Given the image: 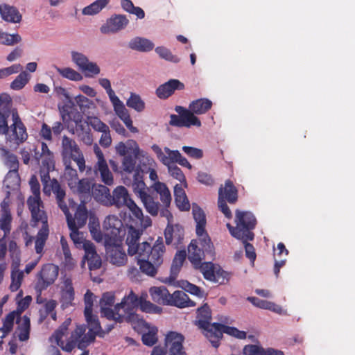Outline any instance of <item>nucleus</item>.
<instances>
[{
    "label": "nucleus",
    "mask_w": 355,
    "mask_h": 355,
    "mask_svg": "<svg viewBox=\"0 0 355 355\" xmlns=\"http://www.w3.org/2000/svg\"><path fill=\"white\" fill-rule=\"evenodd\" d=\"M133 217L139 223L141 229L146 230L152 225V220L148 216H144L141 209L132 201L127 206Z\"/></svg>",
    "instance_id": "4c0bfd02"
},
{
    "label": "nucleus",
    "mask_w": 355,
    "mask_h": 355,
    "mask_svg": "<svg viewBox=\"0 0 355 355\" xmlns=\"http://www.w3.org/2000/svg\"><path fill=\"white\" fill-rule=\"evenodd\" d=\"M74 294V289L71 280L70 279H65L61 286L60 299L61 307L63 309L73 304Z\"/></svg>",
    "instance_id": "2f4dec72"
},
{
    "label": "nucleus",
    "mask_w": 355,
    "mask_h": 355,
    "mask_svg": "<svg viewBox=\"0 0 355 355\" xmlns=\"http://www.w3.org/2000/svg\"><path fill=\"white\" fill-rule=\"evenodd\" d=\"M236 226L232 227L230 223L227 224L230 234L235 238L242 241H252L254 238L253 233L250 231L255 226L256 220L253 214L248 211H236L235 218Z\"/></svg>",
    "instance_id": "20e7f679"
},
{
    "label": "nucleus",
    "mask_w": 355,
    "mask_h": 355,
    "mask_svg": "<svg viewBox=\"0 0 355 355\" xmlns=\"http://www.w3.org/2000/svg\"><path fill=\"white\" fill-rule=\"evenodd\" d=\"M94 151L97 158V162L94 165L96 174H99L101 179L104 184L107 185L113 184V175L108 167L103 152L96 144L94 146Z\"/></svg>",
    "instance_id": "f3484780"
},
{
    "label": "nucleus",
    "mask_w": 355,
    "mask_h": 355,
    "mask_svg": "<svg viewBox=\"0 0 355 355\" xmlns=\"http://www.w3.org/2000/svg\"><path fill=\"white\" fill-rule=\"evenodd\" d=\"M64 173V179L67 182L70 189L74 193L80 194L87 193L90 191L91 183L86 179L79 180L77 172L67 163Z\"/></svg>",
    "instance_id": "2eb2a0df"
},
{
    "label": "nucleus",
    "mask_w": 355,
    "mask_h": 355,
    "mask_svg": "<svg viewBox=\"0 0 355 355\" xmlns=\"http://www.w3.org/2000/svg\"><path fill=\"white\" fill-rule=\"evenodd\" d=\"M184 88V84L180 80L171 79L157 89L156 94L159 98L164 99L172 95L175 90H182Z\"/></svg>",
    "instance_id": "473e14b6"
},
{
    "label": "nucleus",
    "mask_w": 355,
    "mask_h": 355,
    "mask_svg": "<svg viewBox=\"0 0 355 355\" xmlns=\"http://www.w3.org/2000/svg\"><path fill=\"white\" fill-rule=\"evenodd\" d=\"M175 111L179 114V116H171V125L187 128H190L191 126H201L200 119L196 115H193V113L187 109L181 106H178L175 108Z\"/></svg>",
    "instance_id": "a211bd4d"
},
{
    "label": "nucleus",
    "mask_w": 355,
    "mask_h": 355,
    "mask_svg": "<svg viewBox=\"0 0 355 355\" xmlns=\"http://www.w3.org/2000/svg\"><path fill=\"white\" fill-rule=\"evenodd\" d=\"M58 272L59 268L57 266L52 263L44 265L38 275L39 279L35 286L36 289L41 291L53 284L58 276Z\"/></svg>",
    "instance_id": "6ab92c4d"
},
{
    "label": "nucleus",
    "mask_w": 355,
    "mask_h": 355,
    "mask_svg": "<svg viewBox=\"0 0 355 355\" xmlns=\"http://www.w3.org/2000/svg\"><path fill=\"white\" fill-rule=\"evenodd\" d=\"M152 188L159 194L160 200L165 207H168L171 202V195L167 186L161 182H155Z\"/></svg>",
    "instance_id": "49530a36"
},
{
    "label": "nucleus",
    "mask_w": 355,
    "mask_h": 355,
    "mask_svg": "<svg viewBox=\"0 0 355 355\" xmlns=\"http://www.w3.org/2000/svg\"><path fill=\"white\" fill-rule=\"evenodd\" d=\"M237 198L238 191L232 182L230 180L225 181V185L221 187L218 191V205L220 211L228 218L232 217V212L226 205L225 200L230 203H234L237 200Z\"/></svg>",
    "instance_id": "9d476101"
},
{
    "label": "nucleus",
    "mask_w": 355,
    "mask_h": 355,
    "mask_svg": "<svg viewBox=\"0 0 355 355\" xmlns=\"http://www.w3.org/2000/svg\"><path fill=\"white\" fill-rule=\"evenodd\" d=\"M15 322L17 327L15 331L20 341H26L29 338L31 323L28 316L19 317L17 312H10L3 319V325L0 328L2 333L1 338L6 337L12 330Z\"/></svg>",
    "instance_id": "7ed1b4c3"
},
{
    "label": "nucleus",
    "mask_w": 355,
    "mask_h": 355,
    "mask_svg": "<svg viewBox=\"0 0 355 355\" xmlns=\"http://www.w3.org/2000/svg\"><path fill=\"white\" fill-rule=\"evenodd\" d=\"M98 85L103 88L107 94L110 101L111 102L115 114L125 123L126 127L130 132L137 133L138 129L132 125V121L128 113V110L125 107L123 103L116 95L114 91L112 88L111 82L107 78H99L98 79Z\"/></svg>",
    "instance_id": "39448f33"
},
{
    "label": "nucleus",
    "mask_w": 355,
    "mask_h": 355,
    "mask_svg": "<svg viewBox=\"0 0 355 355\" xmlns=\"http://www.w3.org/2000/svg\"><path fill=\"white\" fill-rule=\"evenodd\" d=\"M128 46L132 50L140 52H148L155 47L154 43L148 38L142 37H135L131 39L128 43Z\"/></svg>",
    "instance_id": "a19ab883"
},
{
    "label": "nucleus",
    "mask_w": 355,
    "mask_h": 355,
    "mask_svg": "<svg viewBox=\"0 0 355 355\" xmlns=\"http://www.w3.org/2000/svg\"><path fill=\"white\" fill-rule=\"evenodd\" d=\"M92 196L98 202L105 205L110 204V189L104 185H94L92 188Z\"/></svg>",
    "instance_id": "a18cd8bd"
},
{
    "label": "nucleus",
    "mask_w": 355,
    "mask_h": 355,
    "mask_svg": "<svg viewBox=\"0 0 355 355\" xmlns=\"http://www.w3.org/2000/svg\"><path fill=\"white\" fill-rule=\"evenodd\" d=\"M19 74L10 83V87L15 91H19L25 87L31 80V75L26 71H19Z\"/></svg>",
    "instance_id": "8fccbe9b"
},
{
    "label": "nucleus",
    "mask_w": 355,
    "mask_h": 355,
    "mask_svg": "<svg viewBox=\"0 0 355 355\" xmlns=\"http://www.w3.org/2000/svg\"><path fill=\"white\" fill-rule=\"evenodd\" d=\"M151 149L155 154L157 159L166 167L173 165L177 159V154L179 153L178 150H171L168 147L162 148L157 144H153Z\"/></svg>",
    "instance_id": "393cba45"
},
{
    "label": "nucleus",
    "mask_w": 355,
    "mask_h": 355,
    "mask_svg": "<svg viewBox=\"0 0 355 355\" xmlns=\"http://www.w3.org/2000/svg\"><path fill=\"white\" fill-rule=\"evenodd\" d=\"M70 56L71 62L84 73L85 77L93 78L101 73L100 66L96 62L90 60L85 53L73 50L70 52Z\"/></svg>",
    "instance_id": "1a4fd4ad"
},
{
    "label": "nucleus",
    "mask_w": 355,
    "mask_h": 355,
    "mask_svg": "<svg viewBox=\"0 0 355 355\" xmlns=\"http://www.w3.org/2000/svg\"><path fill=\"white\" fill-rule=\"evenodd\" d=\"M128 24L129 20L125 15H114L100 27V31L104 35L114 34L125 28Z\"/></svg>",
    "instance_id": "aec40b11"
},
{
    "label": "nucleus",
    "mask_w": 355,
    "mask_h": 355,
    "mask_svg": "<svg viewBox=\"0 0 355 355\" xmlns=\"http://www.w3.org/2000/svg\"><path fill=\"white\" fill-rule=\"evenodd\" d=\"M223 333L239 339H244L246 338L245 331H240L235 327H229L218 323L212 331V337L208 338L213 347H218L219 346V340Z\"/></svg>",
    "instance_id": "412c9836"
},
{
    "label": "nucleus",
    "mask_w": 355,
    "mask_h": 355,
    "mask_svg": "<svg viewBox=\"0 0 355 355\" xmlns=\"http://www.w3.org/2000/svg\"><path fill=\"white\" fill-rule=\"evenodd\" d=\"M155 51L161 58L167 61L174 63H177L180 61V58L178 57L173 55L171 51L164 46H157L155 48Z\"/></svg>",
    "instance_id": "e2e57ef3"
},
{
    "label": "nucleus",
    "mask_w": 355,
    "mask_h": 355,
    "mask_svg": "<svg viewBox=\"0 0 355 355\" xmlns=\"http://www.w3.org/2000/svg\"><path fill=\"white\" fill-rule=\"evenodd\" d=\"M132 189L136 196L140 199L148 194L146 191V184L139 176V171L135 175Z\"/></svg>",
    "instance_id": "5fc2aeb1"
},
{
    "label": "nucleus",
    "mask_w": 355,
    "mask_h": 355,
    "mask_svg": "<svg viewBox=\"0 0 355 355\" xmlns=\"http://www.w3.org/2000/svg\"><path fill=\"white\" fill-rule=\"evenodd\" d=\"M9 202L5 199L1 205L2 214L0 218V227L4 232V237L6 236L11 230L12 216L8 209Z\"/></svg>",
    "instance_id": "79ce46f5"
},
{
    "label": "nucleus",
    "mask_w": 355,
    "mask_h": 355,
    "mask_svg": "<svg viewBox=\"0 0 355 355\" xmlns=\"http://www.w3.org/2000/svg\"><path fill=\"white\" fill-rule=\"evenodd\" d=\"M168 173L171 177L178 180L180 183L184 182V186H187L186 178L182 170L175 165H171L167 167Z\"/></svg>",
    "instance_id": "774afa93"
},
{
    "label": "nucleus",
    "mask_w": 355,
    "mask_h": 355,
    "mask_svg": "<svg viewBox=\"0 0 355 355\" xmlns=\"http://www.w3.org/2000/svg\"><path fill=\"white\" fill-rule=\"evenodd\" d=\"M57 306V302L54 300H47L42 309L40 311L41 320H44L48 316H50L53 320H56L57 315L55 309Z\"/></svg>",
    "instance_id": "864d4df0"
},
{
    "label": "nucleus",
    "mask_w": 355,
    "mask_h": 355,
    "mask_svg": "<svg viewBox=\"0 0 355 355\" xmlns=\"http://www.w3.org/2000/svg\"><path fill=\"white\" fill-rule=\"evenodd\" d=\"M212 102L208 98H199L191 102L189 106V111L195 114H203L211 109Z\"/></svg>",
    "instance_id": "37998d69"
},
{
    "label": "nucleus",
    "mask_w": 355,
    "mask_h": 355,
    "mask_svg": "<svg viewBox=\"0 0 355 355\" xmlns=\"http://www.w3.org/2000/svg\"><path fill=\"white\" fill-rule=\"evenodd\" d=\"M183 341L184 337L182 334L175 331L168 333L165 338V347L169 355H185Z\"/></svg>",
    "instance_id": "b1692460"
},
{
    "label": "nucleus",
    "mask_w": 355,
    "mask_h": 355,
    "mask_svg": "<svg viewBox=\"0 0 355 355\" xmlns=\"http://www.w3.org/2000/svg\"><path fill=\"white\" fill-rule=\"evenodd\" d=\"M0 152L4 164L10 168V170L18 171L19 162L17 156L3 148L0 149Z\"/></svg>",
    "instance_id": "603ef678"
},
{
    "label": "nucleus",
    "mask_w": 355,
    "mask_h": 355,
    "mask_svg": "<svg viewBox=\"0 0 355 355\" xmlns=\"http://www.w3.org/2000/svg\"><path fill=\"white\" fill-rule=\"evenodd\" d=\"M4 185L12 191L18 190L20 184V178L18 171L10 170L4 179Z\"/></svg>",
    "instance_id": "3c124183"
},
{
    "label": "nucleus",
    "mask_w": 355,
    "mask_h": 355,
    "mask_svg": "<svg viewBox=\"0 0 355 355\" xmlns=\"http://www.w3.org/2000/svg\"><path fill=\"white\" fill-rule=\"evenodd\" d=\"M105 236L114 242L121 241L125 234L122 221L114 215H110L103 221Z\"/></svg>",
    "instance_id": "dca6fc26"
},
{
    "label": "nucleus",
    "mask_w": 355,
    "mask_h": 355,
    "mask_svg": "<svg viewBox=\"0 0 355 355\" xmlns=\"http://www.w3.org/2000/svg\"><path fill=\"white\" fill-rule=\"evenodd\" d=\"M87 218V210L85 205L81 204L77 207L74 217L70 214L67 218L68 227L71 222L76 228L80 229L86 224Z\"/></svg>",
    "instance_id": "58836bf2"
},
{
    "label": "nucleus",
    "mask_w": 355,
    "mask_h": 355,
    "mask_svg": "<svg viewBox=\"0 0 355 355\" xmlns=\"http://www.w3.org/2000/svg\"><path fill=\"white\" fill-rule=\"evenodd\" d=\"M186 254L185 252H179L176 253L171 266V272L176 275L185 260Z\"/></svg>",
    "instance_id": "338daca9"
},
{
    "label": "nucleus",
    "mask_w": 355,
    "mask_h": 355,
    "mask_svg": "<svg viewBox=\"0 0 355 355\" xmlns=\"http://www.w3.org/2000/svg\"><path fill=\"white\" fill-rule=\"evenodd\" d=\"M114 301V293L112 292L104 293L100 300L101 314L109 320H115L116 311L114 307L112 308Z\"/></svg>",
    "instance_id": "7c9ffc66"
},
{
    "label": "nucleus",
    "mask_w": 355,
    "mask_h": 355,
    "mask_svg": "<svg viewBox=\"0 0 355 355\" xmlns=\"http://www.w3.org/2000/svg\"><path fill=\"white\" fill-rule=\"evenodd\" d=\"M0 16L1 19L10 24H19L22 21V15L13 6L2 3L0 5Z\"/></svg>",
    "instance_id": "c756f323"
},
{
    "label": "nucleus",
    "mask_w": 355,
    "mask_h": 355,
    "mask_svg": "<svg viewBox=\"0 0 355 355\" xmlns=\"http://www.w3.org/2000/svg\"><path fill=\"white\" fill-rule=\"evenodd\" d=\"M110 2V0H96L82 10V14L87 16H93L98 14Z\"/></svg>",
    "instance_id": "de8ad7c7"
},
{
    "label": "nucleus",
    "mask_w": 355,
    "mask_h": 355,
    "mask_svg": "<svg viewBox=\"0 0 355 355\" xmlns=\"http://www.w3.org/2000/svg\"><path fill=\"white\" fill-rule=\"evenodd\" d=\"M248 300L254 306L266 310H270L279 315H286V311L281 306L268 300H261L255 297H249Z\"/></svg>",
    "instance_id": "e433bc0d"
},
{
    "label": "nucleus",
    "mask_w": 355,
    "mask_h": 355,
    "mask_svg": "<svg viewBox=\"0 0 355 355\" xmlns=\"http://www.w3.org/2000/svg\"><path fill=\"white\" fill-rule=\"evenodd\" d=\"M89 331L83 335L85 328L83 326H78L72 333L69 338H67V329L71 323V319L66 320L58 330L50 337L49 340L52 344H56L63 351L70 352L74 349L76 343L79 349H83L88 346L95 338V336L100 334L101 327L95 315L89 313L85 317Z\"/></svg>",
    "instance_id": "f03ea898"
},
{
    "label": "nucleus",
    "mask_w": 355,
    "mask_h": 355,
    "mask_svg": "<svg viewBox=\"0 0 355 355\" xmlns=\"http://www.w3.org/2000/svg\"><path fill=\"white\" fill-rule=\"evenodd\" d=\"M56 71L64 78L68 79L71 81L79 82L83 79V76L78 71L69 67H58L55 66Z\"/></svg>",
    "instance_id": "09e8293b"
},
{
    "label": "nucleus",
    "mask_w": 355,
    "mask_h": 355,
    "mask_svg": "<svg viewBox=\"0 0 355 355\" xmlns=\"http://www.w3.org/2000/svg\"><path fill=\"white\" fill-rule=\"evenodd\" d=\"M107 259L112 264L121 266L127 262V256L121 245L115 244H108L106 245Z\"/></svg>",
    "instance_id": "a878e982"
},
{
    "label": "nucleus",
    "mask_w": 355,
    "mask_h": 355,
    "mask_svg": "<svg viewBox=\"0 0 355 355\" xmlns=\"http://www.w3.org/2000/svg\"><path fill=\"white\" fill-rule=\"evenodd\" d=\"M12 123L5 132L6 142L10 146L17 148L20 144L25 141L28 137L26 129L21 122L16 110H12Z\"/></svg>",
    "instance_id": "0eeeda50"
},
{
    "label": "nucleus",
    "mask_w": 355,
    "mask_h": 355,
    "mask_svg": "<svg viewBox=\"0 0 355 355\" xmlns=\"http://www.w3.org/2000/svg\"><path fill=\"white\" fill-rule=\"evenodd\" d=\"M24 278V272L19 270H12L11 279L12 282L10 288L12 291H17L21 285Z\"/></svg>",
    "instance_id": "0e129e2a"
},
{
    "label": "nucleus",
    "mask_w": 355,
    "mask_h": 355,
    "mask_svg": "<svg viewBox=\"0 0 355 355\" xmlns=\"http://www.w3.org/2000/svg\"><path fill=\"white\" fill-rule=\"evenodd\" d=\"M70 230V238L73 241L76 248L78 249H83L85 252L92 249V247L94 245L90 241L85 239L83 232H80L78 228L70 222L69 227Z\"/></svg>",
    "instance_id": "bb28decb"
},
{
    "label": "nucleus",
    "mask_w": 355,
    "mask_h": 355,
    "mask_svg": "<svg viewBox=\"0 0 355 355\" xmlns=\"http://www.w3.org/2000/svg\"><path fill=\"white\" fill-rule=\"evenodd\" d=\"M89 229L92 238L97 242L103 239V234L100 230V225L98 218L95 216H90L89 220Z\"/></svg>",
    "instance_id": "13d9d810"
},
{
    "label": "nucleus",
    "mask_w": 355,
    "mask_h": 355,
    "mask_svg": "<svg viewBox=\"0 0 355 355\" xmlns=\"http://www.w3.org/2000/svg\"><path fill=\"white\" fill-rule=\"evenodd\" d=\"M192 214L193 219L196 223V232L198 237L202 239L205 242V249L208 251L211 250L212 242L208 236L206 230V216L203 210L196 204L192 205Z\"/></svg>",
    "instance_id": "ddd939ff"
},
{
    "label": "nucleus",
    "mask_w": 355,
    "mask_h": 355,
    "mask_svg": "<svg viewBox=\"0 0 355 355\" xmlns=\"http://www.w3.org/2000/svg\"><path fill=\"white\" fill-rule=\"evenodd\" d=\"M177 286L185 291L194 295L200 298L205 297V292L198 286L189 282L187 280H180L177 282Z\"/></svg>",
    "instance_id": "4d7b16f0"
},
{
    "label": "nucleus",
    "mask_w": 355,
    "mask_h": 355,
    "mask_svg": "<svg viewBox=\"0 0 355 355\" xmlns=\"http://www.w3.org/2000/svg\"><path fill=\"white\" fill-rule=\"evenodd\" d=\"M198 269L205 279L220 284L227 282L230 277V273L225 271L219 265L211 262H204Z\"/></svg>",
    "instance_id": "4468645a"
},
{
    "label": "nucleus",
    "mask_w": 355,
    "mask_h": 355,
    "mask_svg": "<svg viewBox=\"0 0 355 355\" xmlns=\"http://www.w3.org/2000/svg\"><path fill=\"white\" fill-rule=\"evenodd\" d=\"M139 306V298L132 291L125 296L121 302L114 306L116 311L115 321L122 322L123 319L128 318Z\"/></svg>",
    "instance_id": "f8f14e48"
},
{
    "label": "nucleus",
    "mask_w": 355,
    "mask_h": 355,
    "mask_svg": "<svg viewBox=\"0 0 355 355\" xmlns=\"http://www.w3.org/2000/svg\"><path fill=\"white\" fill-rule=\"evenodd\" d=\"M146 210L152 216H157L159 212V202H155L153 197L149 194L146 195L141 199Z\"/></svg>",
    "instance_id": "052dcab7"
},
{
    "label": "nucleus",
    "mask_w": 355,
    "mask_h": 355,
    "mask_svg": "<svg viewBox=\"0 0 355 355\" xmlns=\"http://www.w3.org/2000/svg\"><path fill=\"white\" fill-rule=\"evenodd\" d=\"M22 40L21 35L18 33L10 34L0 31V44L6 46H14L20 43Z\"/></svg>",
    "instance_id": "bf43d9fd"
},
{
    "label": "nucleus",
    "mask_w": 355,
    "mask_h": 355,
    "mask_svg": "<svg viewBox=\"0 0 355 355\" xmlns=\"http://www.w3.org/2000/svg\"><path fill=\"white\" fill-rule=\"evenodd\" d=\"M126 147L129 152L132 153L136 158L139 161V167L141 168V164L146 163L149 166L155 164V160L147 153L141 150L137 143L132 139L128 140L125 143Z\"/></svg>",
    "instance_id": "c85d7f7f"
},
{
    "label": "nucleus",
    "mask_w": 355,
    "mask_h": 355,
    "mask_svg": "<svg viewBox=\"0 0 355 355\" xmlns=\"http://www.w3.org/2000/svg\"><path fill=\"white\" fill-rule=\"evenodd\" d=\"M32 195L27 200V205L33 220L45 221L46 214L44 205L40 198V186L35 175H33L29 181Z\"/></svg>",
    "instance_id": "423d86ee"
},
{
    "label": "nucleus",
    "mask_w": 355,
    "mask_h": 355,
    "mask_svg": "<svg viewBox=\"0 0 355 355\" xmlns=\"http://www.w3.org/2000/svg\"><path fill=\"white\" fill-rule=\"evenodd\" d=\"M196 304L182 291H176L172 294L170 293L168 306H175L182 309L194 306Z\"/></svg>",
    "instance_id": "f704fd0d"
},
{
    "label": "nucleus",
    "mask_w": 355,
    "mask_h": 355,
    "mask_svg": "<svg viewBox=\"0 0 355 355\" xmlns=\"http://www.w3.org/2000/svg\"><path fill=\"white\" fill-rule=\"evenodd\" d=\"M149 294L152 300L156 303L168 305L170 293L164 286H153L149 289Z\"/></svg>",
    "instance_id": "ea45409f"
},
{
    "label": "nucleus",
    "mask_w": 355,
    "mask_h": 355,
    "mask_svg": "<svg viewBox=\"0 0 355 355\" xmlns=\"http://www.w3.org/2000/svg\"><path fill=\"white\" fill-rule=\"evenodd\" d=\"M143 230H137L132 226L128 227L125 240L128 252L130 256L137 255V264L142 272L154 277L163 263L165 246L160 237L153 246L146 241L139 243Z\"/></svg>",
    "instance_id": "f257e3e1"
},
{
    "label": "nucleus",
    "mask_w": 355,
    "mask_h": 355,
    "mask_svg": "<svg viewBox=\"0 0 355 355\" xmlns=\"http://www.w3.org/2000/svg\"><path fill=\"white\" fill-rule=\"evenodd\" d=\"M132 201L127 189L123 186H118L113 190L112 195H110V204L108 205H115L117 207H127L130 202Z\"/></svg>",
    "instance_id": "cd10ccee"
},
{
    "label": "nucleus",
    "mask_w": 355,
    "mask_h": 355,
    "mask_svg": "<svg viewBox=\"0 0 355 355\" xmlns=\"http://www.w3.org/2000/svg\"><path fill=\"white\" fill-rule=\"evenodd\" d=\"M136 161L131 155L125 156L121 160L122 171L126 173H131L135 169Z\"/></svg>",
    "instance_id": "69168bd1"
},
{
    "label": "nucleus",
    "mask_w": 355,
    "mask_h": 355,
    "mask_svg": "<svg viewBox=\"0 0 355 355\" xmlns=\"http://www.w3.org/2000/svg\"><path fill=\"white\" fill-rule=\"evenodd\" d=\"M32 220L35 223V225L37 223L41 222L42 223V227L38 232L37 236L35 240V250L37 254H42L43 251L44 246L45 245L46 241L49 236V227L47 225V216H46L45 221L43 220Z\"/></svg>",
    "instance_id": "c9c22d12"
},
{
    "label": "nucleus",
    "mask_w": 355,
    "mask_h": 355,
    "mask_svg": "<svg viewBox=\"0 0 355 355\" xmlns=\"http://www.w3.org/2000/svg\"><path fill=\"white\" fill-rule=\"evenodd\" d=\"M88 262V267L90 270H96L101 266V259L96 251L95 246H92V249L85 252V256L82 261V266L83 267L85 261Z\"/></svg>",
    "instance_id": "c03bdc74"
},
{
    "label": "nucleus",
    "mask_w": 355,
    "mask_h": 355,
    "mask_svg": "<svg viewBox=\"0 0 355 355\" xmlns=\"http://www.w3.org/2000/svg\"><path fill=\"white\" fill-rule=\"evenodd\" d=\"M184 230L178 224L168 225L165 229L164 236L166 243L169 244H178L183 238Z\"/></svg>",
    "instance_id": "72a5a7b5"
},
{
    "label": "nucleus",
    "mask_w": 355,
    "mask_h": 355,
    "mask_svg": "<svg viewBox=\"0 0 355 355\" xmlns=\"http://www.w3.org/2000/svg\"><path fill=\"white\" fill-rule=\"evenodd\" d=\"M146 294H145L144 296H141V297L139 299V306L141 311L145 313H161L162 311V309L150 301H147L146 300Z\"/></svg>",
    "instance_id": "6e6d98bb"
},
{
    "label": "nucleus",
    "mask_w": 355,
    "mask_h": 355,
    "mask_svg": "<svg viewBox=\"0 0 355 355\" xmlns=\"http://www.w3.org/2000/svg\"><path fill=\"white\" fill-rule=\"evenodd\" d=\"M211 310L207 304L198 309L197 324L204 330L205 336L208 338L212 337V331L218 323H211Z\"/></svg>",
    "instance_id": "4be33fe9"
},
{
    "label": "nucleus",
    "mask_w": 355,
    "mask_h": 355,
    "mask_svg": "<svg viewBox=\"0 0 355 355\" xmlns=\"http://www.w3.org/2000/svg\"><path fill=\"white\" fill-rule=\"evenodd\" d=\"M126 105L129 107L140 112L145 109V103L141 97L134 93H131L129 98L126 101Z\"/></svg>",
    "instance_id": "680f3d73"
},
{
    "label": "nucleus",
    "mask_w": 355,
    "mask_h": 355,
    "mask_svg": "<svg viewBox=\"0 0 355 355\" xmlns=\"http://www.w3.org/2000/svg\"><path fill=\"white\" fill-rule=\"evenodd\" d=\"M61 146V153L64 164H71V159H73L76 162L79 170L83 171L85 168V161L76 141L64 135L62 138Z\"/></svg>",
    "instance_id": "6e6552de"
},
{
    "label": "nucleus",
    "mask_w": 355,
    "mask_h": 355,
    "mask_svg": "<svg viewBox=\"0 0 355 355\" xmlns=\"http://www.w3.org/2000/svg\"><path fill=\"white\" fill-rule=\"evenodd\" d=\"M205 242L198 237V239L192 240L188 246V259L196 268H198L203 263L202 259L205 254L213 256L214 254V246L212 243L211 250L209 252L205 249Z\"/></svg>",
    "instance_id": "9b49d317"
},
{
    "label": "nucleus",
    "mask_w": 355,
    "mask_h": 355,
    "mask_svg": "<svg viewBox=\"0 0 355 355\" xmlns=\"http://www.w3.org/2000/svg\"><path fill=\"white\" fill-rule=\"evenodd\" d=\"M135 328L142 335L144 345L153 346L157 343L158 329L155 326L141 320Z\"/></svg>",
    "instance_id": "5701e85b"
}]
</instances>
